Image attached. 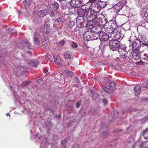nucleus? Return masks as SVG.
I'll list each match as a JSON object with an SVG mask.
<instances>
[{
  "instance_id": "1",
  "label": "nucleus",
  "mask_w": 148,
  "mask_h": 148,
  "mask_svg": "<svg viewBox=\"0 0 148 148\" xmlns=\"http://www.w3.org/2000/svg\"><path fill=\"white\" fill-rule=\"evenodd\" d=\"M86 16L88 18H91L92 23H95V25H99L100 21V17H97V14H93L91 9H88Z\"/></svg>"
},
{
  "instance_id": "2",
  "label": "nucleus",
  "mask_w": 148,
  "mask_h": 148,
  "mask_svg": "<svg viewBox=\"0 0 148 148\" xmlns=\"http://www.w3.org/2000/svg\"><path fill=\"white\" fill-rule=\"evenodd\" d=\"M140 38H139V40H138L140 43V45L142 47H144L145 46H147L148 47V44L147 42V40L146 37L144 35L143 36H140ZM136 40L134 41V40H133L131 37L130 39L129 40V41L132 42L133 43V46H135V44H136V40H138L136 38L135 39Z\"/></svg>"
},
{
  "instance_id": "3",
  "label": "nucleus",
  "mask_w": 148,
  "mask_h": 148,
  "mask_svg": "<svg viewBox=\"0 0 148 148\" xmlns=\"http://www.w3.org/2000/svg\"><path fill=\"white\" fill-rule=\"evenodd\" d=\"M109 45L110 49L113 51L115 50L120 46V42L117 39L110 40Z\"/></svg>"
},
{
  "instance_id": "4",
  "label": "nucleus",
  "mask_w": 148,
  "mask_h": 148,
  "mask_svg": "<svg viewBox=\"0 0 148 148\" xmlns=\"http://www.w3.org/2000/svg\"><path fill=\"white\" fill-rule=\"evenodd\" d=\"M96 28L99 29V30H97L99 32V39L102 42H103L108 40L109 35L104 32V31L103 30V29H101L99 27H97Z\"/></svg>"
},
{
  "instance_id": "5",
  "label": "nucleus",
  "mask_w": 148,
  "mask_h": 148,
  "mask_svg": "<svg viewBox=\"0 0 148 148\" xmlns=\"http://www.w3.org/2000/svg\"><path fill=\"white\" fill-rule=\"evenodd\" d=\"M125 46H121L118 49V52L120 54V57L123 59H125L128 55V52L126 51Z\"/></svg>"
},
{
  "instance_id": "6",
  "label": "nucleus",
  "mask_w": 148,
  "mask_h": 148,
  "mask_svg": "<svg viewBox=\"0 0 148 148\" xmlns=\"http://www.w3.org/2000/svg\"><path fill=\"white\" fill-rule=\"evenodd\" d=\"M115 89V86L114 82H111L103 89V94L104 93H111Z\"/></svg>"
},
{
  "instance_id": "7",
  "label": "nucleus",
  "mask_w": 148,
  "mask_h": 148,
  "mask_svg": "<svg viewBox=\"0 0 148 148\" xmlns=\"http://www.w3.org/2000/svg\"><path fill=\"white\" fill-rule=\"evenodd\" d=\"M33 38L34 43L36 45L38 44L40 39V36L39 33L36 32L34 34Z\"/></svg>"
},
{
  "instance_id": "8",
  "label": "nucleus",
  "mask_w": 148,
  "mask_h": 148,
  "mask_svg": "<svg viewBox=\"0 0 148 148\" xmlns=\"http://www.w3.org/2000/svg\"><path fill=\"white\" fill-rule=\"evenodd\" d=\"M123 6V4L122 2H119L115 5L114 6V11L116 13H118L122 8Z\"/></svg>"
},
{
  "instance_id": "9",
  "label": "nucleus",
  "mask_w": 148,
  "mask_h": 148,
  "mask_svg": "<svg viewBox=\"0 0 148 148\" xmlns=\"http://www.w3.org/2000/svg\"><path fill=\"white\" fill-rule=\"evenodd\" d=\"M91 35H92L91 32L89 31L86 32L83 34V38L85 41L91 40Z\"/></svg>"
},
{
  "instance_id": "10",
  "label": "nucleus",
  "mask_w": 148,
  "mask_h": 148,
  "mask_svg": "<svg viewBox=\"0 0 148 148\" xmlns=\"http://www.w3.org/2000/svg\"><path fill=\"white\" fill-rule=\"evenodd\" d=\"M87 8H85V9L83 8L80 9L79 10L77 14L78 15V18L80 17H82L83 18L85 16L86 12H87Z\"/></svg>"
},
{
  "instance_id": "11",
  "label": "nucleus",
  "mask_w": 148,
  "mask_h": 148,
  "mask_svg": "<svg viewBox=\"0 0 148 148\" xmlns=\"http://www.w3.org/2000/svg\"><path fill=\"white\" fill-rule=\"evenodd\" d=\"M64 56L67 59H71L73 57V53L69 51H66L64 53Z\"/></svg>"
},
{
  "instance_id": "12",
  "label": "nucleus",
  "mask_w": 148,
  "mask_h": 148,
  "mask_svg": "<svg viewBox=\"0 0 148 148\" xmlns=\"http://www.w3.org/2000/svg\"><path fill=\"white\" fill-rule=\"evenodd\" d=\"M75 5H73V7L75 8H80L84 5L83 0H77L76 1Z\"/></svg>"
},
{
  "instance_id": "13",
  "label": "nucleus",
  "mask_w": 148,
  "mask_h": 148,
  "mask_svg": "<svg viewBox=\"0 0 148 148\" xmlns=\"http://www.w3.org/2000/svg\"><path fill=\"white\" fill-rule=\"evenodd\" d=\"M42 30L46 34L48 33L50 31V25L47 24L44 25L43 27Z\"/></svg>"
},
{
  "instance_id": "14",
  "label": "nucleus",
  "mask_w": 148,
  "mask_h": 148,
  "mask_svg": "<svg viewBox=\"0 0 148 148\" xmlns=\"http://www.w3.org/2000/svg\"><path fill=\"white\" fill-rule=\"evenodd\" d=\"M88 4L90 5V8L91 7L92 8H94L98 5L95 0H89Z\"/></svg>"
},
{
  "instance_id": "15",
  "label": "nucleus",
  "mask_w": 148,
  "mask_h": 148,
  "mask_svg": "<svg viewBox=\"0 0 148 148\" xmlns=\"http://www.w3.org/2000/svg\"><path fill=\"white\" fill-rule=\"evenodd\" d=\"M53 57L56 64L58 66L61 65V60L59 57L56 55H54Z\"/></svg>"
},
{
  "instance_id": "16",
  "label": "nucleus",
  "mask_w": 148,
  "mask_h": 148,
  "mask_svg": "<svg viewBox=\"0 0 148 148\" xmlns=\"http://www.w3.org/2000/svg\"><path fill=\"white\" fill-rule=\"evenodd\" d=\"M91 9L92 12L93 14H97V13L99 12L100 10V7L99 6V4L93 8V9L91 8H89L88 9Z\"/></svg>"
},
{
  "instance_id": "17",
  "label": "nucleus",
  "mask_w": 148,
  "mask_h": 148,
  "mask_svg": "<svg viewBox=\"0 0 148 148\" xmlns=\"http://www.w3.org/2000/svg\"><path fill=\"white\" fill-rule=\"evenodd\" d=\"M73 74V73L70 70L67 71L63 73L64 76L66 78L72 76Z\"/></svg>"
},
{
  "instance_id": "18",
  "label": "nucleus",
  "mask_w": 148,
  "mask_h": 148,
  "mask_svg": "<svg viewBox=\"0 0 148 148\" xmlns=\"http://www.w3.org/2000/svg\"><path fill=\"white\" fill-rule=\"evenodd\" d=\"M48 14V12L46 10H43L39 11L38 12V15L41 17H43Z\"/></svg>"
},
{
  "instance_id": "19",
  "label": "nucleus",
  "mask_w": 148,
  "mask_h": 148,
  "mask_svg": "<svg viewBox=\"0 0 148 148\" xmlns=\"http://www.w3.org/2000/svg\"><path fill=\"white\" fill-rule=\"evenodd\" d=\"M134 91L135 92L136 95H138L139 94L141 91V88L140 86H137L134 88Z\"/></svg>"
},
{
  "instance_id": "20",
  "label": "nucleus",
  "mask_w": 148,
  "mask_h": 148,
  "mask_svg": "<svg viewBox=\"0 0 148 148\" xmlns=\"http://www.w3.org/2000/svg\"><path fill=\"white\" fill-rule=\"evenodd\" d=\"M98 37L99 38V34L93 32L92 33L91 35V40H96L98 39Z\"/></svg>"
},
{
  "instance_id": "21",
  "label": "nucleus",
  "mask_w": 148,
  "mask_h": 148,
  "mask_svg": "<svg viewBox=\"0 0 148 148\" xmlns=\"http://www.w3.org/2000/svg\"><path fill=\"white\" fill-rule=\"evenodd\" d=\"M23 3L25 5V8L26 9L28 8L29 6L31 4V2L30 0H25L23 1Z\"/></svg>"
},
{
  "instance_id": "22",
  "label": "nucleus",
  "mask_w": 148,
  "mask_h": 148,
  "mask_svg": "<svg viewBox=\"0 0 148 148\" xmlns=\"http://www.w3.org/2000/svg\"><path fill=\"white\" fill-rule=\"evenodd\" d=\"M30 65L33 66H36L39 64L38 62H37L35 60H31L30 63Z\"/></svg>"
},
{
  "instance_id": "23",
  "label": "nucleus",
  "mask_w": 148,
  "mask_h": 148,
  "mask_svg": "<svg viewBox=\"0 0 148 148\" xmlns=\"http://www.w3.org/2000/svg\"><path fill=\"white\" fill-rule=\"evenodd\" d=\"M42 43H44V42H45V43L46 44V46H47L48 44V39L47 36H46L45 37L44 35H43V36L42 38Z\"/></svg>"
},
{
  "instance_id": "24",
  "label": "nucleus",
  "mask_w": 148,
  "mask_h": 148,
  "mask_svg": "<svg viewBox=\"0 0 148 148\" xmlns=\"http://www.w3.org/2000/svg\"><path fill=\"white\" fill-rule=\"evenodd\" d=\"M115 31L116 29H115L113 31H112V32H111L110 33L108 34L109 36H110V37L112 38L116 37V35L115 34Z\"/></svg>"
},
{
  "instance_id": "25",
  "label": "nucleus",
  "mask_w": 148,
  "mask_h": 148,
  "mask_svg": "<svg viewBox=\"0 0 148 148\" xmlns=\"http://www.w3.org/2000/svg\"><path fill=\"white\" fill-rule=\"evenodd\" d=\"M143 135L145 139L148 138V129H146L144 131Z\"/></svg>"
},
{
  "instance_id": "26",
  "label": "nucleus",
  "mask_w": 148,
  "mask_h": 148,
  "mask_svg": "<svg viewBox=\"0 0 148 148\" xmlns=\"http://www.w3.org/2000/svg\"><path fill=\"white\" fill-rule=\"evenodd\" d=\"M133 58L136 60H138L139 58V53H137L135 52H133L132 54Z\"/></svg>"
},
{
  "instance_id": "27",
  "label": "nucleus",
  "mask_w": 148,
  "mask_h": 148,
  "mask_svg": "<svg viewBox=\"0 0 148 148\" xmlns=\"http://www.w3.org/2000/svg\"><path fill=\"white\" fill-rule=\"evenodd\" d=\"M115 32H116V33H115V34L116 38H119L121 36V34L120 30L119 29L118 30H116Z\"/></svg>"
},
{
  "instance_id": "28",
  "label": "nucleus",
  "mask_w": 148,
  "mask_h": 148,
  "mask_svg": "<svg viewBox=\"0 0 148 148\" xmlns=\"http://www.w3.org/2000/svg\"><path fill=\"white\" fill-rule=\"evenodd\" d=\"M92 99L95 100L97 99L99 100V96L97 93H95L92 96Z\"/></svg>"
},
{
  "instance_id": "29",
  "label": "nucleus",
  "mask_w": 148,
  "mask_h": 148,
  "mask_svg": "<svg viewBox=\"0 0 148 148\" xmlns=\"http://www.w3.org/2000/svg\"><path fill=\"white\" fill-rule=\"evenodd\" d=\"M111 26L113 29L115 30V29L116 28V21H112V23L111 25Z\"/></svg>"
},
{
  "instance_id": "30",
  "label": "nucleus",
  "mask_w": 148,
  "mask_h": 148,
  "mask_svg": "<svg viewBox=\"0 0 148 148\" xmlns=\"http://www.w3.org/2000/svg\"><path fill=\"white\" fill-rule=\"evenodd\" d=\"M51 6L52 7H54L55 8H58L59 7V5L58 3L55 2L52 4Z\"/></svg>"
},
{
  "instance_id": "31",
  "label": "nucleus",
  "mask_w": 148,
  "mask_h": 148,
  "mask_svg": "<svg viewBox=\"0 0 148 148\" xmlns=\"http://www.w3.org/2000/svg\"><path fill=\"white\" fill-rule=\"evenodd\" d=\"M65 41L64 40L60 41L58 44V45L59 47L62 46L65 44Z\"/></svg>"
},
{
  "instance_id": "32",
  "label": "nucleus",
  "mask_w": 148,
  "mask_h": 148,
  "mask_svg": "<svg viewBox=\"0 0 148 148\" xmlns=\"http://www.w3.org/2000/svg\"><path fill=\"white\" fill-rule=\"evenodd\" d=\"M100 23L99 25H104L106 24V21L105 20V22L104 23L103 21V18L100 17Z\"/></svg>"
},
{
  "instance_id": "33",
  "label": "nucleus",
  "mask_w": 148,
  "mask_h": 148,
  "mask_svg": "<svg viewBox=\"0 0 148 148\" xmlns=\"http://www.w3.org/2000/svg\"><path fill=\"white\" fill-rule=\"evenodd\" d=\"M30 83V82H24L22 84V86L23 87L25 86L29 85Z\"/></svg>"
},
{
  "instance_id": "34",
  "label": "nucleus",
  "mask_w": 148,
  "mask_h": 148,
  "mask_svg": "<svg viewBox=\"0 0 148 148\" xmlns=\"http://www.w3.org/2000/svg\"><path fill=\"white\" fill-rule=\"evenodd\" d=\"M148 85V82L147 81H145L142 84V86L143 88H146Z\"/></svg>"
},
{
  "instance_id": "35",
  "label": "nucleus",
  "mask_w": 148,
  "mask_h": 148,
  "mask_svg": "<svg viewBox=\"0 0 148 148\" xmlns=\"http://www.w3.org/2000/svg\"><path fill=\"white\" fill-rule=\"evenodd\" d=\"M75 25V22L74 21H72L70 22V23L69 24V26L70 27H72Z\"/></svg>"
},
{
  "instance_id": "36",
  "label": "nucleus",
  "mask_w": 148,
  "mask_h": 148,
  "mask_svg": "<svg viewBox=\"0 0 148 148\" xmlns=\"http://www.w3.org/2000/svg\"><path fill=\"white\" fill-rule=\"evenodd\" d=\"M71 47L73 48H76L77 46V45L76 42H74L71 44Z\"/></svg>"
},
{
  "instance_id": "37",
  "label": "nucleus",
  "mask_w": 148,
  "mask_h": 148,
  "mask_svg": "<svg viewBox=\"0 0 148 148\" xmlns=\"http://www.w3.org/2000/svg\"><path fill=\"white\" fill-rule=\"evenodd\" d=\"M81 104V101H78L76 103V107L77 108H79Z\"/></svg>"
},
{
  "instance_id": "38",
  "label": "nucleus",
  "mask_w": 148,
  "mask_h": 148,
  "mask_svg": "<svg viewBox=\"0 0 148 148\" xmlns=\"http://www.w3.org/2000/svg\"><path fill=\"white\" fill-rule=\"evenodd\" d=\"M144 15L146 18L148 20V10H146L145 12Z\"/></svg>"
},
{
  "instance_id": "39",
  "label": "nucleus",
  "mask_w": 148,
  "mask_h": 148,
  "mask_svg": "<svg viewBox=\"0 0 148 148\" xmlns=\"http://www.w3.org/2000/svg\"><path fill=\"white\" fill-rule=\"evenodd\" d=\"M30 43L28 42H27L25 44V47H26L27 48H29L30 47Z\"/></svg>"
},
{
  "instance_id": "40",
  "label": "nucleus",
  "mask_w": 148,
  "mask_h": 148,
  "mask_svg": "<svg viewBox=\"0 0 148 148\" xmlns=\"http://www.w3.org/2000/svg\"><path fill=\"white\" fill-rule=\"evenodd\" d=\"M67 141V139L66 138H65L62 141H61V143L62 145H64L65 144Z\"/></svg>"
},
{
  "instance_id": "41",
  "label": "nucleus",
  "mask_w": 148,
  "mask_h": 148,
  "mask_svg": "<svg viewBox=\"0 0 148 148\" xmlns=\"http://www.w3.org/2000/svg\"><path fill=\"white\" fill-rule=\"evenodd\" d=\"M103 101L104 105H106L108 103V101L107 100L105 99H104L103 100Z\"/></svg>"
},
{
  "instance_id": "42",
  "label": "nucleus",
  "mask_w": 148,
  "mask_h": 148,
  "mask_svg": "<svg viewBox=\"0 0 148 148\" xmlns=\"http://www.w3.org/2000/svg\"><path fill=\"white\" fill-rule=\"evenodd\" d=\"M62 21V19L60 18H58L55 20L56 22H59Z\"/></svg>"
},
{
  "instance_id": "43",
  "label": "nucleus",
  "mask_w": 148,
  "mask_h": 148,
  "mask_svg": "<svg viewBox=\"0 0 148 148\" xmlns=\"http://www.w3.org/2000/svg\"><path fill=\"white\" fill-rule=\"evenodd\" d=\"M106 135H107L106 132H104L103 133V134L102 135V136H103L104 138H105L106 137Z\"/></svg>"
},
{
  "instance_id": "44",
  "label": "nucleus",
  "mask_w": 148,
  "mask_h": 148,
  "mask_svg": "<svg viewBox=\"0 0 148 148\" xmlns=\"http://www.w3.org/2000/svg\"><path fill=\"white\" fill-rule=\"evenodd\" d=\"M50 16L52 18H53V17H54V13H53V12H51V14H50Z\"/></svg>"
},
{
  "instance_id": "45",
  "label": "nucleus",
  "mask_w": 148,
  "mask_h": 148,
  "mask_svg": "<svg viewBox=\"0 0 148 148\" xmlns=\"http://www.w3.org/2000/svg\"><path fill=\"white\" fill-rule=\"evenodd\" d=\"M109 82H110V81L108 79L106 80V81H105V83L106 84H108L109 83H110Z\"/></svg>"
},
{
  "instance_id": "46",
  "label": "nucleus",
  "mask_w": 148,
  "mask_h": 148,
  "mask_svg": "<svg viewBox=\"0 0 148 148\" xmlns=\"http://www.w3.org/2000/svg\"><path fill=\"white\" fill-rule=\"evenodd\" d=\"M44 71L45 73H47L48 71L47 69L46 68H44Z\"/></svg>"
},
{
  "instance_id": "47",
  "label": "nucleus",
  "mask_w": 148,
  "mask_h": 148,
  "mask_svg": "<svg viewBox=\"0 0 148 148\" xmlns=\"http://www.w3.org/2000/svg\"><path fill=\"white\" fill-rule=\"evenodd\" d=\"M11 30H13V31H14V32H13L12 33H14L15 32V30L14 29H12L11 28H10L9 30L11 31Z\"/></svg>"
},
{
  "instance_id": "48",
  "label": "nucleus",
  "mask_w": 148,
  "mask_h": 148,
  "mask_svg": "<svg viewBox=\"0 0 148 148\" xmlns=\"http://www.w3.org/2000/svg\"><path fill=\"white\" fill-rule=\"evenodd\" d=\"M141 148H148V147H147L146 146L144 147V146H142V147H141Z\"/></svg>"
},
{
  "instance_id": "49",
  "label": "nucleus",
  "mask_w": 148,
  "mask_h": 148,
  "mask_svg": "<svg viewBox=\"0 0 148 148\" xmlns=\"http://www.w3.org/2000/svg\"><path fill=\"white\" fill-rule=\"evenodd\" d=\"M101 8H102V7H103V8H104V7H106V5H101Z\"/></svg>"
},
{
  "instance_id": "50",
  "label": "nucleus",
  "mask_w": 148,
  "mask_h": 148,
  "mask_svg": "<svg viewBox=\"0 0 148 148\" xmlns=\"http://www.w3.org/2000/svg\"><path fill=\"white\" fill-rule=\"evenodd\" d=\"M10 113H7L6 114V115L7 116H10Z\"/></svg>"
},
{
  "instance_id": "51",
  "label": "nucleus",
  "mask_w": 148,
  "mask_h": 148,
  "mask_svg": "<svg viewBox=\"0 0 148 148\" xmlns=\"http://www.w3.org/2000/svg\"><path fill=\"white\" fill-rule=\"evenodd\" d=\"M128 139H130H130H132V138H129Z\"/></svg>"
},
{
  "instance_id": "52",
  "label": "nucleus",
  "mask_w": 148,
  "mask_h": 148,
  "mask_svg": "<svg viewBox=\"0 0 148 148\" xmlns=\"http://www.w3.org/2000/svg\"><path fill=\"white\" fill-rule=\"evenodd\" d=\"M24 72H25L26 71V69H25V70H24Z\"/></svg>"
},
{
  "instance_id": "53",
  "label": "nucleus",
  "mask_w": 148,
  "mask_h": 148,
  "mask_svg": "<svg viewBox=\"0 0 148 148\" xmlns=\"http://www.w3.org/2000/svg\"><path fill=\"white\" fill-rule=\"evenodd\" d=\"M107 127L106 126V127H105V128L106 129V128H107Z\"/></svg>"
},
{
  "instance_id": "54",
  "label": "nucleus",
  "mask_w": 148,
  "mask_h": 148,
  "mask_svg": "<svg viewBox=\"0 0 148 148\" xmlns=\"http://www.w3.org/2000/svg\"><path fill=\"white\" fill-rule=\"evenodd\" d=\"M29 53H31V52H30V51H29Z\"/></svg>"
},
{
  "instance_id": "55",
  "label": "nucleus",
  "mask_w": 148,
  "mask_h": 148,
  "mask_svg": "<svg viewBox=\"0 0 148 148\" xmlns=\"http://www.w3.org/2000/svg\"><path fill=\"white\" fill-rule=\"evenodd\" d=\"M128 142L129 143H130V141H129L128 140Z\"/></svg>"
},
{
  "instance_id": "56",
  "label": "nucleus",
  "mask_w": 148,
  "mask_h": 148,
  "mask_svg": "<svg viewBox=\"0 0 148 148\" xmlns=\"http://www.w3.org/2000/svg\"><path fill=\"white\" fill-rule=\"evenodd\" d=\"M146 144L147 145H148V144H147V143Z\"/></svg>"
},
{
  "instance_id": "57",
  "label": "nucleus",
  "mask_w": 148,
  "mask_h": 148,
  "mask_svg": "<svg viewBox=\"0 0 148 148\" xmlns=\"http://www.w3.org/2000/svg\"><path fill=\"white\" fill-rule=\"evenodd\" d=\"M131 148H133L132 147H131Z\"/></svg>"
}]
</instances>
